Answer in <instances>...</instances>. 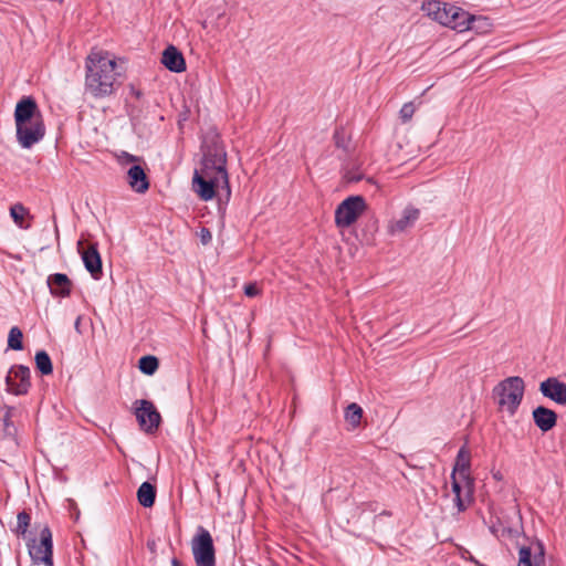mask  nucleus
Masks as SVG:
<instances>
[{"instance_id": "obj_21", "label": "nucleus", "mask_w": 566, "mask_h": 566, "mask_svg": "<svg viewBox=\"0 0 566 566\" xmlns=\"http://www.w3.org/2000/svg\"><path fill=\"white\" fill-rule=\"evenodd\" d=\"M470 457V452L465 448H461L458 452L452 472L454 475H458L462 482H465L468 486L472 484L469 476Z\"/></svg>"}, {"instance_id": "obj_33", "label": "nucleus", "mask_w": 566, "mask_h": 566, "mask_svg": "<svg viewBox=\"0 0 566 566\" xmlns=\"http://www.w3.org/2000/svg\"><path fill=\"white\" fill-rule=\"evenodd\" d=\"M491 27L490 21L488 20V24L485 25L482 22H470L469 30H474L476 32H486L489 28Z\"/></svg>"}, {"instance_id": "obj_29", "label": "nucleus", "mask_w": 566, "mask_h": 566, "mask_svg": "<svg viewBox=\"0 0 566 566\" xmlns=\"http://www.w3.org/2000/svg\"><path fill=\"white\" fill-rule=\"evenodd\" d=\"M517 566H533L532 564V549L527 546H521L518 551V565Z\"/></svg>"}, {"instance_id": "obj_38", "label": "nucleus", "mask_w": 566, "mask_h": 566, "mask_svg": "<svg viewBox=\"0 0 566 566\" xmlns=\"http://www.w3.org/2000/svg\"><path fill=\"white\" fill-rule=\"evenodd\" d=\"M454 502H455V505H457L459 512H462V511H464L467 509V506H465L463 500L461 499V496H455L454 497Z\"/></svg>"}, {"instance_id": "obj_27", "label": "nucleus", "mask_w": 566, "mask_h": 566, "mask_svg": "<svg viewBox=\"0 0 566 566\" xmlns=\"http://www.w3.org/2000/svg\"><path fill=\"white\" fill-rule=\"evenodd\" d=\"M31 516L25 511H22L17 516L15 533L21 536H25L28 527L30 526Z\"/></svg>"}, {"instance_id": "obj_37", "label": "nucleus", "mask_w": 566, "mask_h": 566, "mask_svg": "<svg viewBox=\"0 0 566 566\" xmlns=\"http://www.w3.org/2000/svg\"><path fill=\"white\" fill-rule=\"evenodd\" d=\"M12 411H13L12 407H6V412L3 415V426H4L6 431L10 427V419H11Z\"/></svg>"}, {"instance_id": "obj_39", "label": "nucleus", "mask_w": 566, "mask_h": 566, "mask_svg": "<svg viewBox=\"0 0 566 566\" xmlns=\"http://www.w3.org/2000/svg\"><path fill=\"white\" fill-rule=\"evenodd\" d=\"M132 94H134L137 98L140 97L142 93L140 91L136 90L134 86L130 87Z\"/></svg>"}, {"instance_id": "obj_5", "label": "nucleus", "mask_w": 566, "mask_h": 566, "mask_svg": "<svg viewBox=\"0 0 566 566\" xmlns=\"http://www.w3.org/2000/svg\"><path fill=\"white\" fill-rule=\"evenodd\" d=\"M367 209L366 200L363 196H350L343 200L335 210V223L338 228H348Z\"/></svg>"}, {"instance_id": "obj_34", "label": "nucleus", "mask_w": 566, "mask_h": 566, "mask_svg": "<svg viewBox=\"0 0 566 566\" xmlns=\"http://www.w3.org/2000/svg\"><path fill=\"white\" fill-rule=\"evenodd\" d=\"M199 237H200V241L203 245L208 244L212 239V234H211L210 230L207 228H201V230L199 232Z\"/></svg>"}, {"instance_id": "obj_28", "label": "nucleus", "mask_w": 566, "mask_h": 566, "mask_svg": "<svg viewBox=\"0 0 566 566\" xmlns=\"http://www.w3.org/2000/svg\"><path fill=\"white\" fill-rule=\"evenodd\" d=\"M417 107L413 104V102H408L402 105V107L399 111V118L402 123H408L411 120Z\"/></svg>"}, {"instance_id": "obj_17", "label": "nucleus", "mask_w": 566, "mask_h": 566, "mask_svg": "<svg viewBox=\"0 0 566 566\" xmlns=\"http://www.w3.org/2000/svg\"><path fill=\"white\" fill-rule=\"evenodd\" d=\"M161 63L174 73H181L186 70V61L182 53L174 45L167 46L161 55Z\"/></svg>"}, {"instance_id": "obj_31", "label": "nucleus", "mask_w": 566, "mask_h": 566, "mask_svg": "<svg viewBox=\"0 0 566 566\" xmlns=\"http://www.w3.org/2000/svg\"><path fill=\"white\" fill-rule=\"evenodd\" d=\"M118 161L122 165H128V164L136 165V164H140L143 161V159L138 156L128 154L127 151H122L120 155L118 156Z\"/></svg>"}, {"instance_id": "obj_23", "label": "nucleus", "mask_w": 566, "mask_h": 566, "mask_svg": "<svg viewBox=\"0 0 566 566\" xmlns=\"http://www.w3.org/2000/svg\"><path fill=\"white\" fill-rule=\"evenodd\" d=\"M363 418V409L356 402L349 403L345 409V420L352 426L353 429L360 424Z\"/></svg>"}, {"instance_id": "obj_3", "label": "nucleus", "mask_w": 566, "mask_h": 566, "mask_svg": "<svg viewBox=\"0 0 566 566\" xmlns=\"http://www.w3.org/2000/svg\"><path fill=\"white\" fill-rule=\"evenodd\" d=\"M525 382L518 376H511L493 388V397L500 411L514 416L523 400Z\"/></svg>"}, {"instance_id": "obj_8", "label": "nucleus", "mask_w": 566, "mask_h": 566, "mask_svg": "<svg viewBox=\"0 0 566 566\" xmlns=\"http://www.w3.org/2000/svg\"><path fill=\"white\" fill-rule=\"evenodd\" d=\"M135 406V416L140 428L147 433H151L157 430L161 417L154 403L149 400L142 399L136 400Z\"/></svg>"}, {"instance_id": "obj_15", "label": "nucleus", "mask_w": 566, "mask_h": 566, "mask_svg": "<svg viewBox=\"0 0 566 566\" xmlns=\"http://www.w3.org/2000/svg\"><path fill=\"white\" fill-rule=\"evenodd\" d=\"M420 211L413 207H407L399 219L390 221L388 231L391 234L401 233L411 228L418 220Z\"/></svg>"}, {"instance_id": "obj_26", "label": "nucleus", "mask_w": 566, "mask_h": 566, "mask_svg": "<svg viewBox=\"0 0 566 566\" xmlns=\"http://www.w3.org/2000/svg\"><path fill=\"white\" fill-rule=\"evenodd\" d=\"M23 334L22 331L18 326L11 327L8 335V347L13 350H22L23 349V343H22Z\"/></svg>"}, {"instance_id": "obj_11", "label": "nucleus", "mask_w": 566, "mask_h": 566, "mask_svg": "<svg viewBox=\"0 0 566 566\" xmlns=\"http://www.w3.org/2000/svg\"><path fill=\"white\" fill-rule=\"evenodd\" d=\"M539 392L559 406H566V384L557 377H548L539 384Z\"/></svg>"}, {"instance_id": "obj_25", "label": "nucleus", "mask_w": 566, "mask_h": 566, "mask_svg": "<svg viewBox=\"0 0 566 566\" xmlns=\"http://www.w3.org/2000/svg\"><path fill=\"white\" fill-rule=\"evenodd\" d=\"M159 366V360L157 357L147 355L143 356L138 361V367L140 371L145 375L151 376L156 373Z\"/></svg>"}, {"instance_id": "obj_18", "label": "nucleus", "mask_w": 566, "mask_h": 566, "mask_svg": "<svg viewBox=\"0 0 566 566\" xmlns=\"http://www.w3.org/2000/svg\"><path fill=\"white\" fill-rule=\"evenodd\" d=\"M450 8H452L451 4L441 2L439 0H431L422 4V10L427 13V15L444 27L448 22H450Z\"/></svg>"}, {"instance_id": "obj_19", "label": "nucleus", "mask_w": 566, "mask_h": 566, "mask_svg": "<svg viewBox=\"0 0 566 566\" xmlns=\"http://www.w3.org/2000/svg\"><path fill=\"white\" fill-rule=\"evenodd\" d=\"M127 182L130 188L138 193H144L148 190L149 180L140 164L133 165L127 170Z\"/></svg>"}, {"instance_id": "obj_16", "label": "nucleus", "mask_w": 566, "mask_h": 566, "mask_svg": "<svg viewBox=\"0 0 566 566\" xmlns=\"http://www.w3.org/2000/svg\"><path fill=\"white\" fill-rule=\"evenodd\" d=\"M50 292L56 297H67L71 294L73 283L66 274L55 273L48 276L46 280Z\"/></svg>"}, {"instance_id": "obj_24", "label": "nucleus", "mask_w": 566, "mask_h": 566, "mask_svg": "<svg viewBox=\"0 0 566 566\" xmlns=\"http://www.w3.org/2000/svg\"><path fill=\"white\" fill-rule=\"evenodd\" d=\"M36 369L42 375H51L53 371L52 360L49 354L44 350H40L35 354L34 357Z\"/></svg>"}, {"instance_id": "obj_14", "label": "nucleus", "mask_w": 566, "mask_h": 566, "mask_svg": "<svg viewBox=\"0 0 566 566\" xmlns=\"http://www.w3.org/2000/svg\"><path fill=\"white\" fill-rule=\"evenodd\" d=\"M513 513L515 520L514 522L505 526L501 520H497L496 523H492L490 525V532L496 537L505 535L510 537H517L522 532V516L516 507H514Z\"/></svg>"}, {"instance_id": "obj_30", "label": "nucleus", "mask_w": 566, "mask_h": 566, "mask_svg": "<svg viewBox=\"0 0 566 566\" xmlns=\"http://www.w3.org/2000/svg\"><path fill=\"white\" fill-rule=\"evenodd\" d=\"M25 212V208L20 203L14 205L10 209V214L19 227H22V221Z\"/></svg>"}, {"instance_id": "obj_36", "label": "nucleus", "mask_w": 566, "mask_h": 566, "mask_svg": "<svg viewBox=\"0 0 566 566\" xmlns=\"http://www.w3.org/2000/svg\"><path fill=\"white\" fill-rule=\"evenodd\" d=\"M451 479H452L453 493L455 494V496H461V490H462L461 481L458 480V478H457V475H454V473H452Z\"/></svg>"}, {"instance_id": "obj_40", "label": "nucleus", "mask_w": 566, "mask_h": 566, "mask_svg": "<svg viewBox=\"0 0 566 566\" xmlns=\"http://www.w3.org/2000/svg\"><path fill=\"white\" fill-rule=\"evenodd\" d=\"M171 566H184L177 558H172Z\"/></svg>"}, {"instance_id": "obj_7", "label": "nucleus", "mask_w": 566, "mask_h": 566, "mask_svg": "<svg viewBox=\"0 0 566 566\" xmlns=\"http://www.w3.org/2000/svg\"><path fill=\"white\" fill-rule=\"evenodd\" d=\"M17 139L23 148H31L39 143L45 135V125L43 117H35L25 124L15 126Z\"/></svg>"}, {"instance_id": "obj_1", "label": "nucleus", "mask_w": 566, "mask_h": 566, "mask_svg": "<svg viewBox=\"0 0 566 566\" xmlns=\"http://www.w3.org/2000/svg\"><path fill=\"white\" fill-rule=\"evenodd\" d=\"M202 154L201 167L193 172L192 190L203 201L211 200L220 190L229 201L231 188L227 171V153L218 136L203 142Z\"/></svg>"}, {"instance_id": "obj_9", "label": "nucleus", "mask_w": 566, "mask_h": 566, "mask_svg": "<svg viewBox=\"0 0 566 566\" xmlns=\"http://www.w3.org/2000/svg\"><path fill=\"white\" fill-rule=\"evenodd\" d=\"M7 391L13 395H25L31 386L30 369L24 365L12 366L6 377Z\"/></svg>"}, {"instance_id": "obj_20", "label": "nucleus", "mask_w": 566, "mask_h": 566, "mask_svg": "<svg viewBox=\"0 0 566 566\" xmlns=\"http://www.w3.org/2000/svg\"><path fill=\"white\" fill-rule=\"evenodd\" d=\"M533 420L536 427L543 432H547L556 426L557 413L544 406L536 407L533 412Z\"/></svg>"}, {"instance_id": "obj_41", "label": "nucleus", "mask_w": 566, "mask_h": 566, "mask_svg": "<svg viewBox=\"0 0 566 566\" xmlns=\"http://www.w3.org/2000/svg\"><path fill=\"white\" fill-rule=\"evenodd\" d=\"M80 322H81V318L78 317L75 322V328L78 329V326H80Z\"/></svg>"}, {"instance_id": "obj_12", "label": "nucleus", "mask_w": 566, "mask_h": 566, "mask_svg": "<svg viewBox=\"0 0 566 566\" xmlns=\"http://www.w3.org/2000/svg\"><path fill=\"white\" fill-rule=\"evenodd\" d=\"M78 252L81 253L85 269L94 279L102 275V259L97 250V244H90L87 248L82 247V241L77 242Z\"/></svg>"}, {"instance_id": "obj_43", "label": "nucleus", "mask_w": 566, "mask_h": 566, "mask_svg": "<svg viewBox=\"0 0 566 566\" xmlns=\"http://www.w3.org/2000/svg\"><path fill=\"white\" fill-rule=\"evenodd\" d=\"M342 140H336V145L340 147Z\"/></svg>"}, {"instance_id": "obj_6", "label": "nucleus", "mask_w": 566, "mask_h": 566, "mask_svg": "<svg viewBox=\"0 0 566 566\" xmlns=\"http://www.w3.org/2000/svg\"><path fill=\"white\" fill-rule=\"evenodd\" d=\"M29 555L33 564H44L45 566H53V542L52 533L48 526L43 527L40 532V542L36 543L32 539L28 544Z\"/></svg>"}, {"instance_id": "obj_13", "label": "nucleus", "mask_w": 566, "mask_h": 566, "mask_svg": "<svg viewBox=\"0 0 566 566\" xmlns=\"http://www.w3.org/2000/svg\"><path fill=\"white\" fill-rule=\"evenodd\" d=\"M35 117H43L35 99L31 96L22 97L15 105V126L33 120Z\"/></svg>"}, {"instance_id": "obj_10", "label": "nucleus", "mask_w": 566, "mask_h": 566, "mask_svg": "<svg viewBox=\"0 0 566 566\" xmlns=\"http://www.w3.org/2000/svg\"><path fill=\"white\" fill-rule=\"evenodd\" d=\"M449 13L450 22H448L446 27H449L459 32L469 30L470 22H482L485 25L488 24V18L472 15L464 11L462 8L455 6H452V8L449 9Z\"/></svg>"}, {"instance_id": "obj_35", "label": "nucleus", "mask_w": 566, "mask_h": 566, "mask_svg": "<svg viewBox=\"0 0 566 566\" xmlns=\"http://www.w3.org/2000/svg\"><path fill=\"white\" fill-rule=\"evenodd\" d=\"M535 564L538 565L539 560H544V546L542 543L536 544V551L534 553Z\"/></svg>"}, {"instance_id": "obj_22", "label": "nucleus", "mask_w": 566, "mask_h": 566, "mask_svg": "<svg viewBox=\"0 0 566 566\" xmlns=\"http://www.w3.org/2000/svg\"><path fill=\"white\" fill-rule=\"evenodd\" d=\"M156 499V488L149 482L140 484L137 491V500L144 507H151Z\"/></svg>"}, {"instance_id": "obj_2", "label": "nucleus", "mask_w": 566, "mask_h": 566, "mask_svg": "<svg viewBox=\"0 0 566 566\" xmlns=\"http://www.w3.org/2000/svg\"><path fill=\"white\" fill-rule=\"evenodd\" d=\"M86 91L96 98L114 93L116 85V62L106 53L92 51L86 57Z\"/></svg>"}, {"instance_id": "obj_42", "label": "nucleus", "mask_w": 566, "mask_h": 566, "mask_svg": "<svg viewBox=\"0 0 566 566\" xmlns=\"http://www.w3.org/2000/svg\"><path fill=\"white\" fill-rule=\"evenodd\" d=\"M342 140H336V145L340 147Z\"/></svg>"}, {"instance_id": "obj_4", "label": "nucleus", "mask_w": 566, "mask_h": 566, "mask_svg": "<svg viewBox=\"0 0 566 566\" xmlns=\"http://www.w3.org/2000/svg\"><path fill=\"white\" fill-rule=\"evenodd\" d=\"M191 551L197 566H216L213 539L208 530L198 527L191 541Z\"/></svg>"}, {"instance_id": "obj_32", "label": "nucleus", "mask_w": 566, "mask_h": 566, "mask_svg": "<svg viewBox=\"0 0 566 566\" xmlns=\"http://www.w3.org/2000/svg\"><path fill=\"white\" fill-rule=\"evenodd\" d=\"M261 293L256 283H249L244 286V294L248 297H255Z\"/></svg>"}]
</instances>
